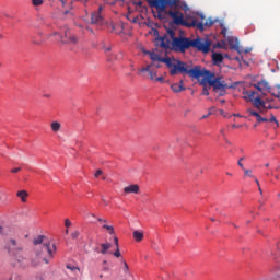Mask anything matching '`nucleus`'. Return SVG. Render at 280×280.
I'll list each match as a JSON object with an SVG mask.
<instances>
[{
	"label": "nucleus",
	"instance_id": "nucleus-24",
	"mask_svg": "<svg viewBox=\"0 0 280 280\" xmlns=\"http://www.w3.org/2000/svg\"><path fill=\"white\" fill-rule=\"evenodd\" d=\"M249 115H252L253 117H256V120L259 124H261V121H268V118L261 117V115L258 112H255L253 109H249Z\"/></svg>",
	"mask_w": 280,
	"mask_h": 280
},
{
	"label": "nucleus",
	"instance_id": "nucleus-32",
	"mask_svg": "<svg viewBox=\"0 0 280 280\" xmlns=\"http://www.w3.org/2000/svg\"><path fill=\"white\" fill-rule=\"evenodd\" d=\"M103 229H106V231H108L109 235H113L115 233V228H113V225L104 224Z\"/></svg>",
	"mask_w": 280,
	"mask_h": 280
},
{
	"label": "nucleus",
	"instance_id": "nucleus-5",
	"mask_svg": "<svg viewBox=\"0 0 280 280\" xmlns=\"http://www.w3.org/2000/svg\"><path fill=\"white\" fill-rule=\"evenodd\" d=\"M62 33L63 35H60L58 32H54L52 34L46 35V38L49 39L51 36H59L63 45H78V37H75L68 27H63Z\"/></svg>",
	"mask_w": 280,
	"mask_h": 280
},
{
	"label": "nucleus",
	"instance_id": "nucleus-18",
	"mask_svg": "<svg viewBox=\"0 0 280 280\" xmlns=\"http://www.w3.org/2000/svg\"><path fill=\"white\" fill-rule=\"evenodd\" d=\"M212 60L214 65H222L224 62V56L220 52H212Z\"/></svg>",
	"mask_w": 280,
	"mask_h": 280
},
{
	"label": "nucleus",
	"instance_id": "nucleus-58",
	"mask_svg": "<svg viewBox=\"0 0 280 280\" xmlns=\"http://www.w3.org/2000/svg\"><path fill=\"white\" fill-rule=\"evenodd\" d=\"M258 189H259L260 194H264V190H261V187H260V186L258 187Z\"/></svg>",
	"mask_w": 280,
	"mask_h": 280
},
{
	"label": "nucleus",
	"instance_id": "nucleus-55",
	"mask_svg": "<svg viewBox=\"0 0 280 280\" xmlns=\"http://www.w3.org/2000/svg\"><path fill=\"white\" fill-rule=\"evenodd\" d=\"M255 183L259 187V179L258 178H255Z\"/></svg>",
	"mask_w": 280,
	"mask_h": 280
},
{
	"label": "nucleus",
	"instance_id": "nucleus-41",
	"mask_svg": "<svg viewBox=\"0 0 280 280\" xmlns=\"http://www.w3.org/2000/svg\"><path fill=\"white\" fill-rule=\"evenodd\" d=\"M32 3L35 7L43 5V0H32Z\"/></svg>",
	"mask_w": 280,
	"mask_h": 280
},
{
	"label": "nucleus",
	"instance_id": "nucleus-61",
	"mask_svg": "<svg viewBox=\"0 0 280 280\" xmlns=\"http://www.w3.org/2000/svg\"><path fill=\"white\" fill-rule=\"evenodd\" d=\"M95 253H100V249L98 248H94Z\"/></svg>",
	"mask_w": 280,
	"mask_h": 280
},
{
	"label": "nucleus",
	"instance_id": "nucleus-13",
	"mask_svg": "<svg viewBox=\"0 0 280 280\" xmlns=\"http://www.w3.org/2000/svg\"><path fill=\"white\" fill-rule=\"evenodd\" d=\"M40 261H45V264H49V259L47 257H44L43 254L37 253L35 258L31 260V266H33V268H36V266H40Z\"/></svg>",
	"mask_w": 280,
	"mask_h": 280
},
{
	"label": "nucleus",
	"instance_id": "nucleus-11",
	"mask_svg": "<svg viewBox=\"0 0 280 280\" xmlns=\"http://www.w3.org/2000/svg\"><path fill=\"white\" fill-rule=\"evenodd\" d=\"M102 10H104V8L100 5L98 10L92 13L91 23L93 25H104V16H102Z\"/></svg>",
	"mask_w": 280,
	"mask_h": 280
},
{
	"label": "nucleus",
	"instance_id": "nucleus-25",
	"mask_svg": "<svg viewBox=\"0 0 280 280\" xmlns=\"http://www.w3.org/2000/svg\"><path fill=\"white\" fill-rule=\"evenodd\" d=\"M50 128L52 132H60V129L62 128V124H60L59 121H52L50 124Z\"/></svg>",
	"mask_w": 280,
	"mask_h": 280
},
{
	"label": "nucleus",
	"instance_id": "nucleus-35",
	"mask_svg": "<svg viewBox=\"0 0 280 280\" xmlns=\"http://www.w3.org/2000/svg\"><path fill=\"white\" fill-rule=\"evenodd\" d=\"M203 89L201 95H209V88H207V81L202 84Z\"/></svg>",
	"mask_w": 280,
	"mask_h": 280
},
{
	"label": "nucleus",
	"instance_id": "nucleus-38",
	"mask_svg": "<svg viewBox=\"0 0 280 280\" xmlns=\"http://www.w3.org/2000/svg\"><path fill=\"white\" fill-rule=\"evenodd\" d=\"M243 161H246V156L241 158L237 162V165H240L241 170H244Z\"/></svg>",
	"mask_w": 280,
	"mask_h": 280
},
{
	"label": "nucleus",
	"instance_id": "nucleus-29",
	"mask_svg": "<svg viewBox=\"0 0 280 280\" xmlns=\"http://www.w3.org/2000/svg\"><path fill=\"white\" fill-rule=\"evenodd\" d=\"M110 246H112L110 243L101 244V254L106 255V253H108Z\"/></svg>",
	"mask_w": 280,
	"mask_h": 280
},
{
	"label": "nucleus",
	"instance_id": "nucleus-1",
	"mask_svg": "<svg viewBox=\"0 0 280 280\" xmlns=\"http://www.w3.org/2000/svg\"><path fill=\"white\" fill-rule=\"evenodd\" d=\"M166 14L173 20L174 25H183L184 27H197V30H202V23H198V20H192L190 23L185 20V14H183L178 9L168 10Z\"/></svg>",
	"mask_w": 280,
	"mask_h": 280
},
{
	"label": "nucleus",
	"instance_id": "nucleus-49",
	"mask_svg": "<svg viewBox=\"0 0 280 280\" xmlns=\"http://www.w3.org/2000/svg\"><path fill=\"white\" fill-rule=\"evenodd\" d=\"M129 267L128 262L124 261V272L128 273Z\"/></svg>",
	"mask_w": 280,
	"mask_h": 280
},
{
	"label": "nucleus",
	"instance_id": "nucleus-36",
	"mask_svg": "<svg viewBox=\"0 0 280 280\" xmlns=\"http://www.w3.org/2000/svg\"><path fill=\"white\" fill-rule=\"evenodd\" d=\"M268 121H270L271 124H276V128H279V121L277 120V117H275V115H271Z\"/></svg>",
	"mask_w": 280,
	"mask_h": 280
},
{
	"label": "nucleus",
	"instance_id": "nucleus-63",
	"mask_svg": "<svg viewBox=\"0 0 280 280\" xmlns=\"http://www.w3.org/2000/svg\"><path fill=\"white\" fill-rule=\"evenodd\" d=\"M184 10H187V4H184Z\"/></svg>",
	"mask_w": 280,
	"mask_h": 280
},
{
	"label": "nucleus",
	"instance_id": "nucleus-19",
	"mask_svg": "<svg viewBox=\"0 0 280 280\" xmlns=\"http://www.w3.org/2000/svg\"><path fill=\"white\" fill-rule=\"evenodd\" d=\"M125 194H137L139 191V185L132 184L124 188Z\"/></svg>",
	"mask_w": 280,
	"mask_h": 280
},
{
	"label": "nucleus",
	"instance_id": "nucleus-50",
	"mask_svg": "<svg viewBox=\"0 0 280 280\" xmlns=\"http://www.w3.org/2000/svg\"><path fill=\"white\" fill-rule=\"evenodd\" d=\"M33 45H43V40H36L33 38L32 40Z\"/></svg>",
	"mask_w": 280,
	"mask_h": 280
},
{
	"label": "nucleus",
	"instance_id": "nucleus-47",
	"mask_svg": "<svg viewBox=\"0 0 280 280\" xmlns=\"http://www.w3.org/2000/svg\"><path fill=\"white\" fill-rule=\"evenodd\" d=\"M65 226H66L67 229H69V226H71V220L66 219V220H65Z\"/></svg>",
	"mask_w": 280,
	"mask_h": 280
},
{
	"label": "nucleus",
	"instance_id": "nucleus-7",
	"mask_svg": "<svg viewBox=\"0 0 280 280\" xmlns=\"http://www.w3.org/2000/svg\"><path fill=\"white\" fill-rule=\"evenodd\" d=\"M191 47V38L189 37H177L172 42V49L179 54H185L187 49Z\"/></svg>",
	"mask_w": 280,
	"mask_h": 280
},
{
	"label": "nucleus",
	"instance_id": "nucleus-14",
	"mask_svg": "<svg viewBox=\"0 0 280 280\" xmlns=\"http://www.w3.org/2000/svg\"><path fill=\"white\" fill-rule=\"evenodd\" d=\"M141 73H148L150 80H156V70H152L151 65H148L147 67L140 69L138 74L141 75Z\"/></svg>",
	"mask_w": 280,
	"mask_h": 280
},
{
	"label": "nucleus",
	"instance_id": "nucleus-37",
	"mask_svg": "<svg viewBox=\"0 0 280 280\" xmlns=\"http://www.w3.org/2000/svg\"><path fill=\"white\" fill-rule=\"evenodd\" d=\"M276 91L277 92H272L271 95H273V97H280V85L276 86Z\"/></svg>",
	"mask_w": 280,
	"mask_h": 280
},
{
	"label": "nucleus",
	"instance_id": "nucleus-64",
	"mask_svg": "<svg viewBox=\"0 0 280 280\" xmlns=\"http://www.w3.org/2000/svg\"><path fill=\"white\" fill-rule=\"evenodd\" d=\"M108 60H113V57H109Z\"/></svg>",
	"mask_w": 280,
	"mask_h": 280
},
{
	"label": "nucleus",
	"instance_id": "nucleus-8",
	"mask_svg": "<svg viewBox=\"0 0 280 280\" xmlns=\"http://www.w3.org/2000/svg\"><path fill=\"white\" fill-rule=\"evenodd\" d=\"M211 71L209 70H202L200 66H195L194 68L187 69L186 75H189V78H195V80H198L200 78H203L200 84H205L207 82V79L209 78Z\"/></svg>",
	"mask_w": 280,
	"mask_h": 280
},
{
	"label": "nucleus",
	"instance_id": "nucleus-54",
	"mask_svg": "<svg viewBox=\"0 0 280 280\" xmlns=\"http://www.w3.org/2000/svg\"><path fill=\"white\" fill-rule=\"evenodd\" d=\"M131 71H135V63H130Z\"/></svg>",
	"mask_w": 280,
	"mask_h": 280
},
{
	"label": "nucleus",
	"instance_id": "nucleus-46",
	"mask_svg": "<svg viewBox=\"0 0 280 280\" xmlns=\"http://www.w3.org/2000/svg\"><path fill=\"white\" fill-rule=\"evenodd\" d=\"M102 174H103L102 170H96L94 176H95V178H100V176H102Z\"/></svg>",
	"mask_w": 280,
	"mask_h": 280
},
{
	"label": "nucleus",
	"instance_id": "nucleus-12",
	"mask_svg": "<svg viewBox=\"0 0 280 280\" xmlns=\"http://www.w3.org/2000/svg\"><path fill=\"white\" fill-rule=\"evenodd\" d=\"M42 253H48L49 259H54V253H56V245L51 243H44Z\"/></svg>",
	"mask_w": 280,
	"mask_h": 280
},
{
	"label": "nucleus",
	"instance_id": "nucleus-48",
	"mask_svg": "<svg viewBox=\"0 0 280 280\" xmlns=\"http://www.w3.org/2000/svg\"><path fill=\"white\" fill-rule=\"evenodd\" d=\"M19 172H21V167H15L11 170L12 174H19Z\"/></svg>",
	"mask_w": 280,
	"mask_h": 280
},
{
	"label": "nucleus",
	"instance_id": "nucleus-3",
	"mask_svg": "<svg viewBox=\"0 0 280 280\" xmlns=\"http://www.w3.org/2000/svg\"><path fill=\"white\" fill-rule=\"evenodd\" d=\"M212 45L213 43L208 37H197L195 39H190V47L196 51H200L201 54H209Z\"/></svg>",
	"mask_w": 280,
	"mask_h": 280
},
{
	"label": "nucleus",
	"instance_id": "nucleus-21",
	"mask_svg": "<svg viewBox=\"0 0 280 280\" xmlns=\"http://www.w3.org/2000/svg\"><path fill=\"white\" fill-rule=\"evenodd\" d=\"M228 44L230 45L231 49H240V40L235 37H229Z\"/></svg>",
	"mask_w": 280,
	"mask_h": 280
},
{
	"label": "nucleus",
	"instance_id": "nucleus-15",
	"mask_svg": "<svg viewBox=\"0 0 280 280\" xmlns=\"http://www.w3.org/2000/svg\"><path fill=\"white\" fill-rule=\"evenodd\" d=\"M195 21H197V23L202 24V28H198V30H200V32H203L205 27H211L214 23L213 20H206L205 15H200V20L195 19Z\"/></svg>",
	"mask_w": 280,
	"mask_h": 280
},
{
	"label": "nucleus",
	"instance_id": "nucleus-52",
	"mask_svg": "<svg viewBox=\"0 0 280 280\" xmlns=\"http://www.w3.org/2000/svg\"><path fill=\"white\" fill-rule=\"evenodd\" d=\"M221 34H223V36H226V27H223V28H222Z\"/></svg>",
	"mask_w": 280,
	"mask_h": 280
},
{
	"label": "nucleus",
	"instance_id": "nucleus-51",
	"mask_svg": "<svg viewBox=\"0 0 280 280\" xmlns=\"http://www.w3.org/2000/svg\"><path fill=\"white\" fill-rule=\"evenodd\" d=\"M114 244H115L116 248H119V238L114 237Z\"/></svg>",
	"mask_w": 280,
	"mask_h": 280
},
{
	"label": "nucleus",
	"instance_id": "nucleus-33",
	"mask_svg": "<svg viewBox=\"0 0 280 280\" xmlns=\"http://www.w3.org/2000/svg\"><path fill=\"white\" fill-rule=\"evenodd\" d=\"M244 171V176H249V178H255V176L253 175V170H248V168H242Z\"/></svg>",
	"mask_w": 280,
	"mask_h": 280
},
{
	"label": "nucleus",
	"instance_id": "nucleus-16",
	"mask_svg": "<svg viewBox=\"0 0 280 280\" xmlns=\"http://www.w3.org/2000/svg\"><path fill=\"white\" fill-rule=\"evenodd\" d=\"M150 58L154 62H163L164 65H167V60H170V57H160L156 52H151Z\"/></svg>",
	"mask_w": 280,
	"mask_h": 280
},
{
	"label": "nucleus",
	"instance_id": "nucleus-2",
	"mask_svg": "<svg viewBox=\"0 0 280 280\" xmlns=\"http://www.w3.org/2000/svg\"><path fill=\"white\" fill-rule=\"evenodd\" d=\"M166 67L170 69V75H187L189 65L175 58H168L166 60Z\"/></svg>",
	"mask_w": 280,
	"mask_h": 280
},
{
	"label": "nucleus",
	"instance_id": "nucleus-28",
	"mask_svg": "<svg viewBox=\"0 0 280 280\" xmlns=\"http://www.w3.org/2000/svg\"><path fill=\"white\" fill-rule=\"evenodd\" d=\"M133 240H136L137 242L143 241V232L139 230L133 231Z\"/></svg>",
	"mask_w": 280,
	"mask_h": 280
},
{
	"label": "nucleus",
	"instance_id": "nucleus-53",
	"mask_svg": "<svg viewBox=\"0 0 280 280\" xmlns=\"http://www.w3.org/2000/svg\"><path fill=\"white\" fill-rule=\"evenodd\" d=\"M97 221H98V222H104V223H106V220H104V219H102V218H98Z\"/></svg>",
	"mask_w": 280,
	"mask_h": 280
},
{
	"label": "nucleus",
	"instance_id": "nucleus-40",
	"mask_svg": "<svg viewBox=\"0 0 280 280\" xmlns=\"http://www.w3.org/2000/svg\"><path fill=\"white\" fill-rule=\"evenodd\" d=\"M254 89H257V91H259L261 93V81H259L258 83L253 84Z\"/></svg>",
	"mask_w": 280,
	"mask_h": 280
},
{
	"label": "nucleus",
	"instance_id": "nucleus-44",
	"mask_svg": "<svg viewBox=\"0 0 280 280\" xmlns=\"http://www.w3.org/2000/svg\"><path fill=\"white\" fill-rule=\"evenodd\" d=\"M155 82H161L163 84V83H165V78H163V77H155Z\"/></svg>",
	"mask_w": 280,
	"mask_h": 280
},
{
	"label": "nucleus",
	"instance_id": "nucleus-31",
	"mask_svg": "<svg viewBox=\"0 0 280 280\" xmlns=\"http://www.w3.org/2000/svg\"><path fill=\"white\" fill-rule=\"evenodd\" d=\"M43 240H45V236L39 235V236H37V237L33 241V244H34L35 246H38V244H43Z\"/></svg>",
	"mask_w": 280,
	"mask_h": 280
},
{
	"label": "nucleus",
	"instance_id": "nucleus-17",
	"mask_svg": "<svg viewBox=\"0 0 280 280\" xmlns=\"http://www.w3.org/2000/svg\"><path fill=\"white\" fill-rule=\"evenodd\" d=\"M183 84H184V82L182 80V81H179V83H173L171 85V89L174 93H180L182 91H185V85H183Z\"/></svg>",
	"mask_w": 280,
	"mask_h": 280
},
{
	"label": "nucleus",
	"instance_id": "nucleus-20",
	"mask_svg": "<svg viewBox=\"0 0 280 280\" xmlns=\"http://www.w3.org/2000/svg\"><path fill=\"white\" fill-rule=\"evenodd\" d=\"M18 198H20L21 202H27V198H30V192L27 190H19L16 192Z\"/></svg>",
	"mask_w": 280,
	"mask_h": 280
},
{
	"label": "nucleus",
	"instance_id": "nucleus-9",
	"mask_svg": "<svg viewBox=\"0 0 280 280\" xmlns=\"http://www.w3.org/2000/svg\"><path fill=\"white\" fill-rule=\"evenodd\" d=\"M4 249L9 255H11V257L14 255H21V253H23V246L20 245V243H18L14 238L7 241Z\"/></svg>",
	"mask_w": 280,
	"mask_h": 280
},
{
	"label": "nucleus",
	"instance_id": "nucleus-57",
	"mask_svg": "<svg viewBox=\"0 0 280 280\" xmlns=\"http://www.w3.org/2000/svg\"><path fill=\"white\" fill-rule=\"evenodd\" d=\"M0 233H3V226L0 225Z\"/></svg>",
	"mask_w": 280,
	"mask_h": 280
},
{
	"label": "nucleus",
	"instance_id": "nucleus-10",
	"mask_svg": "<svg viewBox=\"0 0 280 280\" xmlns=\"http://www.w3.org/2000/svg\"><path fill=\"white\" fill-rule=\"evenodd\" d=\"M155 45L162 49H172V39L166 36H159L155 38Z\"/></svg>",
	"mask_w": 280,
	"mask_h": 280
},
{
	"label": "nucleus",
	"instance_id": "nucleus-34",
	"mask_svg": "<svg viewBox=\"0 0 280 280\" xmlns=\"http://www.w3.org/2000/svg\"><path fill=\"white\" fill-rule=\"evenodd\" d=\"M68 270H71V272H74V275H78V272H80V268L79 267H73L71 265H67Z\"/></svg>",
	"mask_w": 280,
	"mask_h": 280
},
{
	"label": "nucleus",
	"instance_id": "nucleus-30",
	"mask_svg": "<svg viewBox=\"0 0 280 280\" xmlns=\"http://www.w3.org/2000/svg\"><path fill=\"white\" fill-rule=\"evenodd\" d=\"M165 36H167L168 38H171V39H172V43H174V38H178V37H176V33H175L174 30H172V28H170V30L167 31V34H165Z\"/></svg>",
	"mask_w": 280,
	"mask_h": 280
},
{
	"label": "nucleus",
	"instance_id": "nucleus-62",
	"mask_svg": "<svg viewBox=\"0 0 280 280\" xmlns=\"http://www.w3.org/2000/svg\"><path fill=\"white\" fill-rule=\"evenodd\" d=\"M98 277H100V279H104V275H100Z\"/></svg>",
	"mask_w": 280,
	"mask_h": 280
},
{
	"label": "nucleus",
	"instance_id": "nucleus-39",
	"mask_svg": "<svg viewBox=\"0 0 280 280\" xmlns=\"http://www.w3.org/2000/svg\"><path fill=\"white\" fill-rule=\"evenodd\" d=\"M71 237H72V240H78V237H80V231L72 232Z\"/></svg>",
	"mask_w": 280,
	"mask_h": 280
},
{
	"label": "nucleus",
	"instance_id": "nucleus-22",
	"mask_svg": "<svg viewBox=\"0 0 280 280\" xmlns=\"http://www.w3.org/2000/svg\"><path fill=\"white\" fill-rule=\"evenodd\" d=\"M15 261H18L19 266H21V268H25V261L26 259L24 258L23 254L20 253L18 255H13Z\"/></svg>",
	"mask_w": 280,
	"mask_h": 280
},
{
	"label": "nucleus",
	"instance_id": "nucleus-60",
	"mask_svg": "<svg viewBox=\"0 0 280 280\" xmlns=\"http://www.w3.org/2000/svg\"><path fill=\"white\" fill-rule=\"evenodd\" d=\"M232 128H238V126L237 125H232Z\"/></svg>",
	"mask_w": 280,
	"mask_h": 280
},
{
	"label": "nucleus",
	"instance_id": "nucleus-45",
	"mask_svg": "<svg viewBox=\"0 0 280 280\" xmlns=\"http://www.w3.org/2000/svg\"><path fill=\"white\" fill-rule=\"evenodd\" d=\"M110 46H103V51L105 52V54H110Z\"/></svg>",
	"mask_w": 280,
	"mask_h": 280
},
{
	"label": "nucleus",
	"instance_id": "nucleus-43",
	"mask_svg": "<svg viewBox=\"0 0 280 280\" xmlns=\"http://www.w3.org/2000/svg\"><path fill=\"white\" fill-rule=\"evenodd\" d=\"M114 257H121V252L119 250V247H116V250L114 253Z\"/></svg>",
	"mask_w": 280,
	"mask_h": 280
},
{
	"label": "nucleus",
	"instance_id": "nucleus-26",
	"mask_svg": "<svg viewBox=\"0 0 280 280\" xmlns=\"http://www.w3.org/2000/svg\"><path fill=\"white\" fill-rule=\"evenodd\" d=\"M243 95H245L244 100H249V102L255 100V91H244Z\"/></svg>",
	"mask_w": 280,
	"mask_h": 280
},
{
	"label": "nucleus",
	"instance_id": "nucleus-27",
	"mask_svg": "<svg viewBox=\"0 0 280 280\" xmlns=\"http://www.w3.org/2000/svg\"><path fill=\"white\" fill-rule=\"evenodd\" d=\"M264 91H270V85L268 84V81L260 80V93H264Z\"/></svg>",
	"mask_w": 280,
	"mask_h": 280
},
{
	"label": "nucleus",
	"instance_id": "nucleus-4",
	"mask_svg": "<svg viewBox=\"0 0 280 280\" xmlns=\"http://www.w3.org/2000/svg\"><path fill=\"white\" fill-rule=\"evenodd\" d=\"M149 5L156 8L160 12H165L167 5L171 10H178L180 8V0H150Z\"/></svg>",
	"mask_w": 280,
	"mask_h": 280
},
{
	"label": "nucleus",
	"instance_id": "nucleus-56",
	"mask_svg": "<svg viewBox=\"0 0 280 280\" xmlns=\"http://www.w3.org/2000/svg\"><path fill=\"white\" fill-rule=\"evenodd\" d=\"M44 97L49 98V97H51V94H44Z\"/></svg>",
	"mask_w": 280,
	"mask_h": 280
},
{
	"label": "nucleus",
	"instance_id": "nucleus-42",
	"mask_svg": "<svg viewBox=\"0 0 280 280\" xmlns=\"http://www.w3.org/2000/svg\"><path fill=\"white\" fill-rule=\"evenodd\" d=\"M115 60H122L124 59V52H119L114 56Z\"/></svg>",
	"mask_w": 280,
	"mask_h": 280
},
{
	"label": "nucleus",
	"instance_id": "nucleus-6",
	"mask_svg": "<svg viewBox=\"0 0 280 280\" xmlns=\"http://www.w3.org/2000/svg\"><path fill=\"white\" fill-rule=\"evenodd\" d=\"M207 84L212 86L214 91H224L229 89V84L224 81L222 77H215V73L210 72L208 79H206Z\"/></svg>",
	"mask_w": 280,
	"mask_h": 280
},
{
	"label": "nucleus",
	"instance_id": "nucleus-59",
	"mask_svg": "<svg viewBox=\"0 0 280 280\" xmlns=\"http://www.w3.org/2000/svg\"><path fill=\"white\" fill-rule=\"evenodd\" d=\"M265 167H270V163L265 164Z\"/></svg>",
	"mask_w": 280,
	"mask_h": 280
},
{
	"label": "nucleus",
	"instance_id": "nucleus-23",
	"mask_svg": "<svg viewBox=\"0 0 280 280\" xmlns=\"http://www.w3.org/2000/svg\"><path fill=\"white\" fill-rule=\"evenodd\" d=\"M252 102L255 108H264L266 106V103L259 96L254 98Z\"/></svg>",
	"mask_w": 280,
	"mask_h": 280
}]
</instances>
